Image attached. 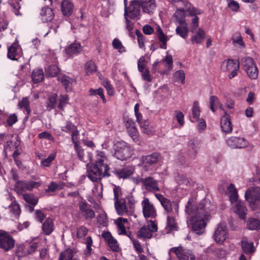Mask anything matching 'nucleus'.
<instances>
[{"label":"nucleus","mask_w":260,"mask_h":260,"mask_svg":"<svg viewBox=\"0 0 260 260\" xmlns=\"http://www.w3.org/2000/svg\"><path fill=\"white\" fill-rule=\"evenodd\" d=\"M181 2L183 7L180 9H183L185 12L188 13L189 16H196L203 13L201 10L195 8L188 1L183 0Z\"/></svg>","instance_id":"5701e85b"},{"label":"nucleus","mask_w":260,"mask_h":260,"mask_svg":"<svg viewBox=\"0 0 260 260\" xmlns=\"http://www.w3.org/2000/svg\"><path fill=\"white\" fill-rule=\"evenodd\" d=\"M102 237L112 251H118L119 248L117 241L112 237L110 232H104L102 233Z\"/></svg>","instance_id":"393cba45"},{"label":"nucleus","mask_w":260,"mask_h":260,"mask_svg":"<svg viewBox=\"0 0 260 260\" xmlns=\"http://www.w3.org/2000/svg\"><path fill=\"white\" fill-rule=\"evenodd\" d=\"M92 194L94 197L99 199L102 198L103 193V185L101 183L97 182L94 184V187L92 190Z\"/></svg>","instance_id":"3c124183"},{"label":"nucleus","mask_w":260,"mask_h":260,"mask_svg":"<svg viewBox=\"0 0 260 260\" xmlns=\"http://www.w3.org/2000/svg\"><path fill=\"white\" fill-rule=\"evenodd\" d=\"M221 128L223 132L225 133H231L233 130L232 123L230 120L225 116L221 118Z\"/></svg>","instance_id":"473e14b6"},{"label":"nucleus","mask_w":260,"mask_h":260,"mask_svg":"<svg viewBox=\"0 0 260 260\" xmlns=\"http://www.w3.org/2000/svg\"><path fill=\"white\" fill-rule=\"evenodd\" d=\"M159 158L160 156L157 153L143 156L140 158L139 166L146 171L151 170L154 165L158 162Z\"/></svg>","instance_id":"1a4fd4ad"},{"label":"nucleus","mask_w":260,"mask_h":260,"mask_svg":"<svg viewBox=\"0 0 260 260\" xmlns=\"http://www.w3.org/2000/svg\"><path fill=\"white\" fill-rule=\"evenodd\" d=\"M85 70L86 75H89L96 71L95 63L92 61H89L86 62L85 67Z\"/></svg>","instance_id":"13d9d810"},{"label":"nucleus","mask_w":260,"mask_h":260,"mask_svg":"<svg viewBox=\"0 0 260 260\" xmlns=\"http://www.w3.org/2000/svg\"><path fill=\"white\" fill-rule=\"evenodd\" d=\"M78 206L82 216L86 219H91L95 217V213L89 204L85 201H81L78 203Z\"/></svg>","instance_id":"a211bd4d"},{"label":"nucleus","mask_w":260,"mask_h":260,"mask_svg":"<svg viewBox=\"0 0 260 260\" xmlns=\"http://www.w3.org/2000/svg\"><path fill=\"white\" fill-rule=\"evenodd\" d=\"M138 183L143 184L148 191L153 192L159 190L157 181L151 177L140 178L138 179Z\"/></svg>","instance_id":"ddd939ff"},{"label":"nucleus","mask_w":260,"mask_h":260,"mask_svg":"<svg viewBox=\"0 0 260 260\" xmlns=\"http://www.w3.org/2000/svg\"><path fill=\"white\" fill-rule=\"evenodd\" d=\"M59 69L58 67L55 64L50 66L46 69V74L47 76L50 77H54L56 76L59 73Z\"/></svg>","instance_id":"5fc2aeb1"},{"label":"nucleus","mask_w":260,"mask_h":260,"mask_svg":"<svg viewBox=\"0 0 260 260\" xmlns=\"http://www.w3.org/2000/svg\"><path fill=\"white\" fill-rule=\"evenodd\" d=\"M21 0H10L9 3L13 8V10L16 15L20 14L19 9L20 8V6L19 1Z\"/></svg>","instance_id":"69168bd1"},{"label":"nucleus","mask_w":260,"mask_h":260,"mask_svg":"<svg viewBox=\"0 0 260 260\" xmlns=\"http://www.w3.org/2000/svg\"><path fill=\"white\" fill-rule=\"evenodd\" d=\"M233 210L241 219L244 220L246 219L247 209L242 202L238 201L235 202V205L233 207Z\"/></svg>","instance_id":"cd10ccee"},{"label":"nucleus","mask_w":260,"mask_h":260,"mask_svg":"<svg viewBox=\"0 0 260 260\" xmlns=\"http://www.w3.org/2000/svg\"><path fill=\"white\" fill-rule=\"evenodd\" d=\"M53 222L52 219L47 218L43 223L42 230L46 235L50 234L53 231Z\"/></svg>","instance_id":"79ce46f5"},{"label":"nucleus","mask_w":260,"mask_h":260,"mask_svg":"<svg viewBox=\"0 0 260 260\" xmlns=\"http://www.w3.org/2000/svg\"><path fill=\"white\" fill-rule=\"evenodd\" d=\"M106 160L107 157L105 153L102 151H97L95 163L94 165L102 167L104 169V166H108V165L104 164Z\"/></svg>","instance_id":"ea45409f"},{"label":"nucleus","mask_w":260,"mask_h":260,"mask_svg":"<svg viewBox=\"0 0 260 260\" xmlns=\"http://www.w3.org/2000/svg\"><path fill=\"white\" fill-rule=\"evenodd\" d=\"M180 25L176 28V32L177 35L179 36L183 39H186L188 35V26L187 23L184 24H179Z\"/></svg>","instance_id":"f704fd0d"},{"label":"nucleus","mask_w":260,"mask_h":260,"mask_svg":"<svg viewBox=\"0 0 260 260\" xmlns=\"http://www.w3.org/2000/svg\"><path fill=\"white\" fill-rule=\"evenodd\" d=\"M174 77L177 82H180L182 83H184L185 81V73L183 70H178L174 74Z\"/></svg>","instance_id":"0e129e2a"},{"label":"nucleus","mask_w":260,"mask_h":260,"mask_svg":"<svg viewBox=\"0 0 260 260\" xmlns=\"http://www.w3.org/2000/svg\"><path fill=\"white\" fill-rule=\"evenodd\" d=\"M227 228L226 225L223 223H220L215 231L214 238L217 243L223 242L227 237Z\"/></svg>","instance_id":"aec40b11"},{"label":"nucleus","mask_w":260,"mask_h":260,"mask_svg":"<svg viewBox=\"0 0 260 260\" xmlns=\"http://www.w3.org/2000/svg\"><path fill=\"white\" fill-rule=\"evenodd\" d=\"M22 54V50L17 42L13 43L8 49L7 57L11 60H17Z\"/></svg>","instance_id":"4be33fe9"},{"label":"nucleus","mask_w":260,"mask_h":260,"mask_svg":"<svg viewBox=\"0 0 260 260\" xmlns=\"http://www.w3.org/2000/svg\"><path fill=\"white\" fill-rule=\"evenodd\" d=\"M59 260H80V258L75 249H67L60 253Z\"/></svg>","instance_id":"a878e982"},{"label":"nucleus","mask_w":260,"mask_h":260,"mask_svg":"<svg viewBox=\"0 0 260 260\" xmlns=\"http://www.w3.org/2000/svg\"><path fill=\"white\" fill-rule=\"evenodd\" d=\"M221 69L226 73L229 78L232 79L237 75L239 70V63L232 59H225L221 63Z\"/></svg>","instance_id":"0eeeda50"},{"label":"nucleus","mask_w":260,"mask_h":260,"mask_svg":"<svg viewBox=\"0 0 260 260\" xmlns=\"http://www.w3.org/2000/svg\"><path fill=\"white\" fill-rule=\"evenodd\" d=\"M10 216L12 219L18 218L20 213V209L19 204L16 202H13L9 207Z\"/></svg>","instance_id":"4c0bfd02"},{"label":"nucleus","mask_w":260,"mask_h":260,"mask_svg":"<svg viewBox=\"0 0 260 260\" xmlns=\"http://www.w3.org/2000/svg\"><path fill=\"white\" fill-rule=\"evenodd\" d=\"M226 144L231 148L241 149L246 147L248 143L244 138L231 137L226 139Z\"/></svg>","instance_id":"dca6fc26"},{"label":"nucleus","mask_w":260,"mask_h":260,"mask_svg":"<svg viewBox=\"0 0 260 260\" xmlns=\"http://www.w3.org/2000/svg\"><path fill=\"white\" fill-rule=\"evenodd\" d=\"M97 220L100 225L106 226L107 223V218L106 213L104 212H102L97 217Z\"/></svg>","instance_id":"338daca9"},{"label":"nucleus","mask_w":260,"mask_h":260,"mask_svg":"<svg viewBox=\"0 0 260 260\" xmlns=\"http://www.w3.org/2000/svg\"><path fill=\"white\" fill-rule=\"evenodd\" d=\"M56 154L55 153L50 154L48 157L43 159L41 161V166L42 167H49L52 161L55 159Z\"/></svg>","instance_id":"4d7b16f0"},{"label":"nucleus","mask_w":260,"mask_h":260,"mask_svg":"<svg viewBox=\"0 0 260 260\" xmlns=\"http://www.w3.org/2000/svg\"><path fill=\"white\" fill-rule=\"evenodd\" d=\"M191 37L190 41L192 44H201L206 37L205 31L201 28H198Z\"/></svg>","instance_id":"bb28decb"},{"label":"nucleus","mask_w":260,"mask_h":260,"mask_svg":"<svg viewBox=\"0 0 260 260\" xmlns=\"http://www.w3.org/2000/svg\"><path fill=\"white\" fill-rule=\"evenodd\" d=\"M210 109L213 112H215L218 107L224 111L222 104L217 97L215 96H211L210 98Z\"/></svg>","instance_id":"a18cd8bd"},{"label":"nucleus","mask_w":260,"mask_h":260,"mask_svg":"<svg viewBox=\"0 0 260 260\" xmlns=\"http://www.w3.org/2000/svg\"><path fill=\"white\" fill-rule=\"evenodd\" d=\"M42 184L40 181H18L15 185L16 189L19 192H23L26 190H32L34 188H38Z\"/></svg>","instance_id":"9d476101"},{"label":"nucleus","mask_w":260,"mask_h":260,"mask_svg":"<svg viewBox=\"0 0 260 260\" xmlns=\"http://www.w3.org/2000/svg\"><path fill=\"white\" fill-rule=\"evenodd\" d=\"M194 17L191 19L190 23V31L192 33L195 32L196 30H197L199 25V18L197 15L193 16Z\"/></svg>","instance_id":"680f3d73"},{"label":"nucleus","mask_w":260,"mask_h":260,"mask_svg":"<svg viewBox=\"0 0 260 260\" xmlns=\"http://www.w3.org/2000/svg\"><path fill=\"white\" fill-rule=\"evenodd\" d=\"M170 251L174 252L179 260H195V256L191 252L181 246L173 247Z\"/></svg>","instance_id":"f8f14e48"},{"label":"nucleus","mask_w":260,"mask_h":260,"mask_svg":"<svg viewBox=\"0 0 260 260\" xmlns=\"http://www.w3.org/2000/svg\"><path fill=\"white\" fill-rule=\"evenodd\" d=\"M61 129L62 131L71 135L74 144L78 142L79 132L74 124L71 122H67L66 125L61 126Z\"/></svg>","instance_id":"412c9836"},{"label":"nucleus","mask_w":260,"mask_h":260,"mask_svg":"<svg viewBox=\"0 0 260 260\" xmlns=\"http://www.w3.org/2000/svg\"><path fill=\"white\" fill-rule=\"evenodd\" d=\"M112 45L113 48L120 53L126 52L125 48L123 46L121 42L117 38L113 40Z\"/></svg>","instance_id":"864d4df0"},{"label":"nucleus","mask_w":260,"mask_h":260,"mask_svg":"<svg viewBox=\"0 0 260 260\" xmlns=\"http://www.w3.org/2000/svg\"><path fill=\"white\" fill-rule=\"evenodd\" d=\"M156 32L157 36L159 41L162 43V46H161V48L166 49L167 48V42L168 40L167 36L164 34L159 26H157Z\"/></svg>","instance_id":"09e8293b"},{"label":"nucleus","mask_w":260,"mask_h":260,"mask_svg":"<svg viewBox=\"0 0 260 260\" xmlns=\"http://www.w3.org/2000/svg\"><path fill=\"white\" fill-rule=\"evenodd\" d=\"M186 13L183 9H178L176 11L173 16L179 24L187 23L185 20Z\"/></svg>","instance_id":"37998d69"},{"label":"nucleus","mask_w":260,"mask_h":260,"mask_svg":"<svg viewBox=\"0 0 260 260\" xmlns=\"http://www.w3.org/2000/svg\"><path fill=\"white\" fill-rule=\"evenodd\" d=\"M58 80L62 84L67 92L71 91L73 83L74 81L73 79L67 75H60Z\"/></svg>","instance_id":"c756f323"},{"label":"nucleus","mask_w":260,"mask_h":260,"mask_svg":"<svg viewBox=\"0 0 260 260\" xmlns=\"http://www.w3.org/2000/svg\"><path fill=\"white\" fill-rule=\"evenodd\" d=\"M142 212L145 218H155L156 215V211L153 205L150 203L149 199L145 198L141 203Z\"/></svg>","instance_id":"9b49d317"},{"label":"nucleus","mask_w":260,"mask_h":260,"mask_svg":"<svg viewBox=\"0 0 260 260\" xmlns=\"http://www.w3.org/2000/svg\"><path fill=\"white\" fill-rule=\"evenodd\" d=\"M31 78L34 83H37L43 80L44 79V72L41 69H35L31 74Z\"/></svg>","instance_id":"c03bdc74"},{"label":"nucleus","mask_w":260,"mask_h":260,"mask_svg":"<svg viewBox=\"0 0 260 260\" xmlns=\"http://www.w3.org/2000/svg\"><path fill=\"white\" fill-rule=\"evenodd\" d=\"M23 199L28 204L35 206L37 204L38 200L32 194H23Z\"/></svg>","instance_id":"bf43d9fd"},{"label":"nucleus","mask_w":260,"mask_h":260,"mask_svg":"<svg viewBox=\"0 0 260 260\" xmlns=\"http://www.w3.org/2000/svg\"><path fill=\"white\" fill-rule=\"evenodd\" d=\"M167 225L170 230L176 229V226L175 218L172 216L168 215L167 217Z\"/></svg>","instance_id":"774afa93"},{"label":"nucleus","mask_w":260,"mask_h":260,"mask_svg":"<svg viewBox=\"0 0 260 260\" xmlns=\"http://www.w3.org/2000/svg\"><path fill=\"white\" fill-rule=\"evenodd\" d=\"M57 94L54 93L50 95L47 100L46 107L48 110L50 111L54 109L56 104Z\"/></svg>","instance_id":"603ef678"},{"label":"nucleus","mask_w":260,"mask_h":260,"mask_svg":"<svg viewBox=\"0 0 260 260\" xmlns=\"http://www.w3.org/2000/svg\"><path fill=\"white\" fill-rule=\"evenodd\" d=\"M140 8L144 13L149 14H153L156 8L154 0L133 1L128 7V12L132 19L140 18Z\"/></svg>","instance_id":"f03ea898"},{"label":"nucleus","mask_w":260,"mask_h":260,"mask_svg":"<svg viewBox=\"0 0 260 260\" xmlns=\"http://www.w3.org/2000/svg\"><path fill=\"white\" fill-rule=\"evenodd\" d=\"M241 64L243 69L251 79H256L258 71L253 59L250 57L245 56L241 58Z\"/></svg>","instance_id":"7ed1b4c3"},{"label":"nucleus","mask_w":260,"mask_h":260,"mask_svg":"<svg viewBox=\"0 0 260 260\" xmlns=\"http://www.w3.org/2000/svg\"><path fill=\"white\" fill-rule=\"evenodd\" d=\"M115 223L117 226V232L119 235H125L128 237H130L131 234V233L129 234L127 233L125 227L123 223H121L120 220H116Z\"/></svg>","instance_id":"6e6d98bb"},{"label":"nucleus","mask_w":260,"mask_h":260,"mask_svg":"<svg viewBox=\"0 0 260 260\" xmlns=\"http://www.w3.org/2000/svg\"><path fill=\"white\" fill-rule=\"evenodd\" d=\"M241 246L243 251L247 254H251L255 251L252 242H248L247 240H243L241 242Z\"/></svg>","instance_id":"58836bf2"},{"label":"nucleus","mask_w":260,"mask_h":260,"mask_svg":"<svg viewBox=\"0 0 260 260\" xmlns=\"http://www.w3.org/2000/svg\"><path fill=\"white\" fill-rule=\"evenodd\" d=\"M81 50V45L76 42L71 44L66 49L67 53L69 55L79 52Z\"/></svg>","instance_id":"8fccbe9b"},{"label":"nucleus","mask_w":260,"mask_h":260,"mask_svg":"<svg viewBox=\"0 0 260 260\" xmlns=\"http://www.w3.org/2000/svg\"><path fill=\"white\" fill-rule=\"evenodd\" d=\"M157 224L152 220H149L147 225L143 226L137 233V236L140 239H150L152 234L157 231Z\"/></svg>","instance_id":"6e6552de"},{"label":"nucleus","mask_w":260,"mask_h":260,"mask_svg":"<svg viewBox=\"0 0 260 260\" xmlns=\"http://www.w3.org/2000/svg\"><path fill=\"white\" fill-rule=\"evenodd\" d=\"M134 170L132 168L126 167L113 171V173L120 178H126L133 174Z\"/></svg>","instance_id":"2f4dec72"},{"label":"nucleus","mask_w":260,"mask_h":260,"mask_svg":"<svg viewBox=\"0 0 260 260\" xmlns=\"http://www.w3.org/2000/svg\"><path fill=\"white\" fill-rule=\"evenodd\" d=\"M155 196L168 214L170 213L174 215L178 214L179 204L177 202H171L169 199L160 193H155Z\"/></svg>","instance_id":"39448f33"},{"label":"nucleus","mask_w":260,"mask_h":260,"mask_svg":"<svg viewBox=\"0 0 260 260\" xmlns=\"http://www.w3.org/2000/svg\"><path fill=\"white\" fill-rule=\"evenodd\" d=\"M247 228L250 230L260 229V220L255 218H249L247 221Z\"/></svg>","instance_id":"de8ad7c7"},{"label":"nucleus","mask_w":260,"mask_h":260,"mask_svg":"<svg viewBox=\"0 0 260 260\" xmlns=\"http://www.w3.org/2000/svg\"><path fill=\"white\" fill-rule=\"evenodd\" d=\"M61 11L64 16H71L74 11V4L70 0H63L61 4Z\"/></svg>","instance_id":"c85d7f7f"},{"label":"nucleus","mask_w":260,"mask_h":260,"mask_svg":"<svg viewBox=\"0 0 260 260\" xmlns=\"http://www.w3.org/2000/svg\"><path fill=\"white\" fill-rule=\"evenodd\" d=\"M19 106L21 108H24L27 112V114H29L30 109L29 108V102L27 98H23L22 101L19 103Z\"/></svg>","instance_id":"052dcab7"},{"label":"nucleus","mask_w":260,"mask_h":260,"mask_svg":"<svg viewBox=\"0 0 260 260\" xmlns=\"http://www.w3.org/2000/svg\"><path fill=\"white\" fill-rule=\"evenodd\" d=\"M230 200L232 203L238 202V191L235 185L231 184L227 188Z\"/></svg>","instance_id":"e433bc0d"},{"label":"nucleus","mask_w":260,"mask_h":260,"mask_svg":"<svg viewBox=\"0 0 260 260\" xmlns=\"http://www.w3.org/2000/svg\"><path fill=\"white\" fill-rule=\"evenodd\" d=\"M109 171L108 166H104L103 169L102 167L93 165L89 169L87 176L91 181L98 182L103 178L109 177L110 175Z\"/></svg>","instance_id":"20e7f679"},{"label":"nucleus","mask_w":260,"mask_h":260,"mask_svg":"<svg viewBox=\"0 0 260 260\" xmlns=\"http://www.w3.org/2000/svg\"><path fill=\"white\" fill-rule=\"evenodd\" d=\"M204 201L199 204L198 207L192 204V200L189 199L185 207V212L189 216V220L192 230L198 235H202L205 232L206 225V220L209 217L208 212L206 210Z\"/></svg>","instance_id":"f257e3e1"},{"label":"nucleus","mask_w":260,"mask_h":260,"mask_svg":"<svg viewBox=\"0 0 260 260\" xmlns=\"http://www.w3.org/2000/svg\"><path fill=\"white\" fill-rule=\"evenodd\" d=\"M188 149L190 157L194 158L199 150V144L197 141L194 140L189 141L188 143Z\"/></svg>","instance_id":"72a5a7b5"},{"label":"nucleus","mask_w":260,"mask_h":260,"mask_svg":"<svg viewBox=\"0 0 260 260\" xmlns=\"http://www.w3.org/2000/svg\"><path fill=\"white\" fill-rule=\"evenodd\" d=\"M192 114L193 117L195 119L199 118L200 116V109L199 103L198 101H196L193 103L192 108Z\"/></svg>","instance_id":"e2e57ef3"},{"label":"nucleus","mask_w":260,"mask_h":260,"mask_svg":"<svg viewBox=\"0 0 260 260\" xmlns=\"http://www.w3.org/2000/svg\"><path fill=\"white\" fill-rule=\"evenodd\" d=\"M75 148L76 150L79 158L82 161L88 162L91 161V154L89 153L85 154L83 150L79 146L78 142L74 144Z\"/></svg>","instance_id":"7c9ffc66"},{"label":"nucleus","mask_w":260,"mask_h":260,"mask_svg":"<svg viewBox=\"0 0 260 260\" xmlns=\"http://www.w3.org/2000/svg\"><path fill=\"white\" fill-rule=\"evenodd\" d=\"M14 245V240L8 233L0 232V248L8 251L13 248Z\"/></svg>","instance_id":"2eb2a0df"},{"label":"nucleus","mask_w":260,"mask_h":260,"mask_svg":"<svg viewBox=\"0 0 260 260\" xmlns=\"http://www.w3.org/2000/svg\"><path fill=\"white\" fill-rule=\"evenodd\" d=\"M245 197L251 206L254 205L256 201H260V187H250L246 191ZM251 208L254 210L252 207Z\"/></svg>","instance_id":"4468645a"},{"label":"nucleus","mask_w":260,"mask_h":260,"mask_svg":"<svg viewBox=\"0 0 260 260\" xmlns=\"http://www.w3.org/2000/svg\"><path fill=\"white\" fill-rule=\"evenodd\" d=\"M40 14L44 22L51 21L54 16L52 10L48 7L43 8Z\"/></svg>","instance_id":"c9c22d12"},{"label":"nucleus","mask_w":260,"mask_h":260,"mask_svg":"<svg viewBox=\"0 0 260 260\" xmlns=\"http://www.w3.org/2000/svg\"><path fill=\"white\" fill-rule=\"evenodd\" d=\"M141 131L142 133L149 135H153L154 133L153 129L150 127L149 122L147 120H145L139 123Z\"/></svg>","instance_id":"49530a36"},{"label":"nucleus","mask_w":260,"mask_h":260,"mask_svg":"<svg viewBox=\"0 0 260 260\" xmlns=\"http://www.w3.org/2000/svg\"><path fill=\"white\" fill-rule=\"evenodd\" d=\"M125 128L128 135L134 141L138 140L139 132L136 126L134 121L131 118H128L125 121Z\"/></svg>","instance_id":"6ab92c4d"},{"label":"nucleus","mask_w":260,"mask_h":260,"mask_svg":"<svg viewBox=\"0 0 260 260\" xmlns=\"http://www.w3.org/2000/svg\"><path fill=\"white\" fill-rule=\"evenodd\" d=\"M231 40L233 46L238 50L242 51L245 48V44L240 32H234L231 37Z\"/></svg>","instance_id":"b1692460"},{"label":"nucleus","mask_w":260,"mask_h":260,"mask_svg":"<svg viewBox=\"0 0 260 260\" xmlns=\"http://www.w3.org/2000/svg\"><path fill=\"white\" fill-rule=\"evenodd\" d=\"M132 154L131 148L124 142H117L115 145L114 156L121 160L129 158Z\"/></svg>","instance_id":"423d86ee"},{"label":"nucleus","mask_w":260,"mask_h":260,"mask_svg":"<svg viewBox=\"0 0 260 260\" xmlns=\"http://www.w3.org/2000/svg\"><path fill=\"white\" fill-rule=\"evenodd\" d=\"M115 208L119 215H132V208H128L126 205V201L122 199L115 201Z\"/></svg>","instance_id":"f3484780"},{"label":"nucleus","mask_w":260,"mask_h":260,"mask_svg":"<svg viewBox=\"0 0 260 260\" xmlns=\"http://www.w3.org/2000/svg\"><path fill=\"white\" fill-rule=\"evenodd\" d=\"M162 63L166 69L162 71V74H167L169 73L173 68V58L170 55H167L165 58L163 59Z\"/></svg>","instance_id":"a19ab883"}]
</instances>
